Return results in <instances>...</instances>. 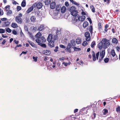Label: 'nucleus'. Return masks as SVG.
<instances>
[{"instance_id":"28","label":"nucleus","mask_w":120,"mask_h":120,"mask_svg":"<svg viewBox=\"0 0 120 120\" xmlns=\"http://www.w3.org/2000/svg\"><path fill=\"white\" fill-rule=\"evenodd\" d=\"M42 43H39L38 44L44 48H46V44H42Z\"/></svg>"},{"instance_id":"36","label":"nucleus","mask_w":120,"mask_h":120,"mask_svg":"<svg viewBox=\"0 0 120 120\" xmlns=\"http://www.w3.org/2000/svg\"><path fill=\"white\" fill-rule=\"evenodd\" d=\"M108 27V25L107 24L105 25V29H104V31L105 32H107L108 29H107V28Z\"/></svg>"},{"instance_id":"34","label":"nucleus","mask_w":120,"mask_h":120,"mask_svg":"<svg viewBox=\"0 0 120 120\" xmlns=\"http://www.w3.org/2000/svg\"><path fill=\"white\" fill-rule=\"evenodd\" d=\"M6 12H7V15H11L12 13L11 11L10 10L7 11Z\"/></svg>"},{"instance_id":"57","label":"nucleus","mask_w":120,"mask_h":120,"mask_svg":"<svg viewBox=\"0 0 120 120\" xmlns=\"http://www.w3.org/2000/svg\"><path fill=\"white\" fill-rule=\"evenodd\" d=\"M24 29L25 31H28V28L26 26H24Z\"/></svg>"},{"instance_id":"59","label":"nucleus","mask_w":120,"mask_h":120,"mask_svg":"<svg viewBox=\"0 0 120 120\" xmlns=\"http://www.w3.org/2000/svg\"><path fill=\"white\" fill-rule=\"evenodd\" d=\"M14 41L15 42V43L16 44H18L19 43V41L18 40H16V39L14 40Z\"/></svg>"},{"instance_id":"25","label":"nucleus","mask_w":120,"mask_h":120,"mask_svg":"<svg viewBox=\"0 0 120 120\" xmlns=\"http://www.w3.org/2000/svg\"><path fill=\"white\" fill-rule=\"evenodd\" d=\"M26 5V0H23L21 4V6L23 7H24Z\"/></svg>"},{"instance_id":"32","label":"nucleus","mask_w":120,"mask_h":120,"mask_svg":"<svg viewBox=\"0 0 120 120\" xmlns=\"http://www.w3.org/2000/svg\"><path fill=\"white\" fill-rule=\"evenodd\" d=\"M96 45L95 42V41H93L91 43V46L92 48H93L94 46Z\"/></svg>"},{"instance_id":"29","label":"nucleus","mask_w":120,"mask_h":120,"mask_svg":"<svg viewBox=\"0 0 120 120\" xmlns=\"http://www.w3.org/2000/svg\"><path fill=\"white\" fill-rule=\"evenodd\" d=\"M90 8L91 9L92 11L93 12H95V8L93 5L90 6Z\"/></svg>"},{"instance_id":"27","label":"nucleus","mask_w":120,"mask_h":120,"mask_svg":"<svg viewBox=\"0 0 120 120\" xmlns=\"http://www.w3.org/2000/svg\"><path fill=\"white\" fill-rule=\"evenodd\" d=\"M60 8V5H57L56 7V10L57 11H59Z\"/></svg>"},{"instance_id":"24","label":"nucleus","mask_w":120,"mask_h":120,"mask_svg":"<svg viewBox=\"0 0 120 120\" xmlns=\"http://www.w3.org/2000/svg\"><path fill=\"white\" fill-rule=\"evenodd\" d=\"M71 44L72 46H75L76 45L75 41L74 40H72L70 41Z\"/></svg>"},{"instance_id":"31","label":"nucleus","mask_w":120,"mask_h":120,"mask_svg":"<svg viewBox=\"0 0 120 120\" xmlns=\"http://www.w3.org/2000/svg\"><path fill=\"white\" fill-rule=\"evenodd\" d=\"M10 6L9 5H8L5 6V10L6 11L10 10Z\"/></svg>"},{"instance_id":"22","label":"nucleus","mask_w":120,"mask_h":120,"mask_svg":"<svg viewBox=\"0 0 120 120\" xmlns=\"http://www.w3.org/2000/svg\"><path fill=\"white\" fill-rule=\"evenodd\" d=\"M81 39L80 38L76 39V42L78 44H79L81 43Z\"/></svg>"},{"instance_id":"6","label":"nucleus","mask_w":120,"mask_h":120,"mask_svg":"<svg viewBox=\"0 0 120 120\" xmlns=\"http://www.w3.org/2000/svg\"><path fill=\"white\" fill-rule=\"evenodd\" d=\"M85 36L86 38V39L87 41H89L91 40V37L90 33L88 32H86L85 33Z\"/></svg>"},{"instance_id":"40","label":"nucleus","mask_w":120,"mask_h":120,"mask_svg":"<svg viewBox=\"0 0 120 120\" xmlns=\"http://www.w3.org/2000/svg\"><path fill=\"white\" fill-rule=\"evenodd\" d=\"M109 59L107 57L105 58L104 60L105 63H107L109 62Z\"/></svg>"},{"instance_id":"50","label":"nucleus","mask_w":120,"mask_h":120,"mask_svg":"<svg viewBox=\"0 0 120 120\" xmlns=\"http://www.w3.org/2000/svg\"><path fill=\"white\" fill-rule=\"evenodd\" d=\"M3 13H4L3 10L0 8V16H1L3 15Z\"/></svg>"},{"instance_id":"18","label":"nucleus","mask_w":120,"mask_h":120,"mask_svg":"<svg viewBox=\"0 0 120 120\" xmlns=\"http://www.w3.org/2000/svg\"><path fill=\"white\" fill-rule=\"evenodd\" d=\"M51 53V52L50 50H46L45 51L44 54L46 55H49Z\"/></svg>"},{"instance_id":"63","label":"nucleus","mask_w":120,"mask_h":120,"mask_svg":"<svg viewBox=\"0 0 120 120\" xmlns=\"http://www.w3.org/2000/svg\"><path fill=\"white\" fill-rule=\"evenodd\" d=\"M65 5L67 7H68L69 5V4L68 2L66 1L65 3Z\"/></svg>"},{"instance_id":"54","label":"nucleus","mask_w":120,"mask_h":120,"mask_svg":"<svg viewBox=\"0 0 120 120\" xmlns=\"http://www.w3.org/2000/svg\"><path fill=\"white\" fill-rule=\"evenodd\" d=\"M17 8L18 11H19L21 10V7L20 6H17Z\"/></svg>"},{"instance_id":"17","label":"nucleus","mask_w":120,"mask_h":120,"mask_svg":"<svg viewBox=\"0 0 120 120\" xmlns=\"http://www.w3.org/2000/svg\"><path fill=\"white\" fill-rule=\"evenodd\" d=\"M88 23L86 21H84L83 24V26L84 28H86L88 25Z\"/></svg>"},{"instance_id":"12","label":"nucleus","mask_w":120,"mask_h":120,"mask_svg":"<svg viewBox=\"0 0 120 120\" xmlns=\"http://www.w3.org/2000/svg\"><path fill=\"white\" fill-rule=\"evenodd\" d=\"M105 53V50L104 49L100 52V56L104 57Z\"/></svg>"},{"instance_id":"4","label":"nucleus","mask_w":120,"mask_h":120,"mask_svg":"<svg viewBox=\"0 0 120 120\" xmlns=\"http://www.w3.org/2000/svg\"><path fill=\"white\" fill-rule=\"evenodd\" d=\"M91 54L92 56L93 57V60L94 61H95L96 60V59L98 60L99 55V52H98L96 54V57L94 53V51H92L91 52Z\"/></svg>"},{"instance_id":"49","label":"nucleus","mask_w":120,"mask_h":120,"mask_svg":"<svg viewBox=\"0 0 120 120\" xmlns=\"http://www.w3.org/2000/svg\"><path fill=\"white\" fill-rule=\"evenodd\" d=\"M12 3L13 5H15L16 4H18V3H17L16 1L14 0H12Z\"/></svg>"},{"instance_id":"39","label":"nucleus","mask_w":120,"mask_h":120,"mask_svg":"<svg viewBox=\"0 0 120 120\" xmlns=\"http://www.w3.org/2000/svg\"><path fill=\"white\" fill-rule=\"evenodd\" d=\"M28 35L29 36L30 38H33L34 37L33 36L32 34L29 32V31H28Z\"/></svg>"},{"instance_id":"58","label":"nucleus","mask_w":120,"mask_h":120,"mask_svg":"<svg viewBox=\"0 0 120 120\" xmlns=\"http://www.w3.org/2000/svg\"><path fill=\"white\" fill-rule=\"evenodd\" d=\"M22 14L21 13H20L18 14V16H17L16 17L19 18H21V17H22Z\"/></svg>"},{"instance_id":"53","label":"nucleus","mask_w":120,"mask_h":120,"mask_svg":"<svg viewBox=\"0 0 120 120\" xmlns=\"http://www.w3.org/2000/svg\"><path fill=\"white\" fill-rule=\"evenodd\" d=\"M116 111L117 112H119L120 111V106L117 108L116 109Z\"/></svg>"},{"instance_id":"61","label":"nucleus","mask_w":120,"mask_h":120,"mask_svg":"<svg viewBox=\"0 0 120 120\" xmlns=\"http://www.w3.org/2000/svg\"><path fill=\"white\" fill-rule=\"evenodd\" d=\"M87 19L90 22V23L91 24L92 23V22L90 18H87Z\"/></svg>"},{"instance_id":"5","label":"nucleus","mask_w":120,"mask_h":120,"mask_svg":"<svg viewBox=\"0 0 120 120\" xmlns=\"http://www.w3.org/2000/svg\"><path fill=\"white\" fill-rule=\"evenodd\" d=\"M33 6L34 8L36 7L38 9H40L42 8L43 5L41 3H34L33 4Z\"/></svg>"},{"instance_id":"11","label":"nucleus","mask_w":120,"mask_h":120,"mask_svg":"<svg viewBox=\"0 0 120 120\" xmlns=\"http://www.w3.org/2000/svg\"><path fill=\"white\" fill-rule=\"evenodd\" d=\"M55 3L54 2H52L50 4V7L51 9H54L55 7Z\"/></svg>"},{"instance_id":"16","label":"nucleus","mask_w":120,"mask_h":120,"mask_svg":"<svg viewBox=\"0 0 120 120\" xmlns=\"http://www.w3.org/2000/svg\"><path fill=\"white\" fill-rule=\"evenodd\" d=\"M41 33L40 32L38 33L36 35V36L37 38V39H40L41 38Z\"/></svg>"},{"instance_id":"1","label":"nucleus","mask_w":120,"mask_h":120,"mask_svg":"<svg viewBox=\"0 0 120 120\" xmlns=\"http://www.w3.org/2000/svg\"><path fill=\"white\" fill-rule=\"evenodd\" d=\"M69 11L71 12V15L73 16H74V22L79 21L82 22L85 20L86 18L85 16L82 15L80 16L79 15L77 14L78 11L76 10L75 7L72 6L70 8Z\"/></svg>"},{"instance_id":"21","label":"nucleus","mask_w":120,"mask_h":120,"mask_svg":"<svg viewBox=\"0 0 120 120\" xmlns=\"http://www.w3.org/2000/svg\"><path fill=\"white\" fill-rule=\"evenodd\" d=\"M43 2H44L45 5H48L49 4L51 1L50 0H45Z\"/></svg>"},{"instance_id":"2","label":"nucleus","mask_w":120,"mask_h":120,"mask_svg":"<svg viewBox=\"0 0 120 120\" xmlns=\"http://www.w3.org/2000/svg\"><path fill=\"white\" fill-rule=\"evenodd\" d=\"M110 44L109 40L106 38H104L98 44V46L100 50L102 48L104 49H106L107 47L109 46Z\"/></svg>"},{"instance_id":"41","label":"nucleus","mask_w":120,"mask_h":120,"mask_svg":"<svg viewBox=\"0 0 120 120\" xmlns=\"http://www.w3.org/2000/svg\"><path fill=\"white\" fill-rule=\"evenodd\" d=\"M103 110L104 111L103 113V114L104 115H105L106 113H107L108 112V110L106 109H104Z\"/></svg>"},{"instance_id":"33","label":"nucleus","mask_w":120,"mask_h":120,"mask_svg":"<svg viewBox=\"0 0 120 120\" xmlns=\"http://www.w3.org/2000/svg\"><path fill=\"white\" fill-rule=\"evenodd\" d=\"M28 42L32 47H34L35 46V44L32 41H28Z\"/></svg>"},{"instance_id":"56","label":"nucleus","mask_w":120,"mask_h":120,"mask_svg":"<svg viewBox=\"0 0 120 120\" xmlns=\"http://www.w3.org/2000/svg\"><path fill=\"white\" fill-rule=\"evenodd\" d=\"M72 3L77 6H78L79 5V3H77L75 1H74L73 2H72Z\"/></svg>"},{"instance_id":"19","label":"nucleus","mask_w":120,"mask_h":120,"mask_svg":"<svg viewBox=\"0 0 120 120\" xmlns=\"http://www.w3.org/2000/svg\"><path fill=\"white\" fill-rule=\"evenodd\" d=\"M110 54L113 57L115 56L116 55L115 52L114 50V49H112L111 50L110 52Z\"/></svg>"},{"instance_id":"20","label":"nucleus","mask_w":120,"mask_h":120,"mask_svg":"<svg viewBox=\"0 0 120 120\" xmlns=\"http://www.w3.org/2000/svg\"><path fill=\"white\" fill-rule=\"evenodd\" d=\"M10 24V23L8 21H7L6 22H5L4 24H3V26H4L6 27L8 26Z\"/></svg>"},{"instance_id":"47","label":"nucleus","mask_w":120,"mask_h":120,"mask_svg":"<svg viewBox=\"0 0 120 120\" xmlns=\"http://www.w3.org/2000/svg\"><path fill=\"white\" fill-rule=\"evenodd\" d=\"M5 32V30L2 29H0V33H3Z\"/></svg>"},{"instance_id":"3","label":"nucleus","mask_w":120,"mask_h":120,"mask_svg":"<svg viewBox=\"0 0 120 120\" xmlns=\"http://www.w3.org/2000/svg\"><path fill=\"white\" fill-rule=\"evenodd\" d=\"M57 38V35H54L53 38L52 34H50L49 35L47 40L49 42V45L51 47H54V41Z\"/></svg>"},{"instance_id":"42","label":"nucleus","mask_w":120,"mask_h":120,"mask_svg":"<svg viewBox=\"0 0 120 120\" xmlns=\"http://www.w3.org/2000/svg\"><path fill=\"white\" fill-rule=\"evenodd\" d=\"M32 58L34 60V61L36 62L37 61L38 57L37 56L35 57L34 56H33Z\"/></svg>"},{"instance_id":"35","label":"nucleus","mask_w":120,"mask_h":120,"mask_svg":"<svg viewBox=\"0 0 120 120\" xmlns=\"http://www.w3.org/2000/svg\"><path fill=\"white\" fill-rule=\"evenodd\" d=\"M98 29L99 30H100L102 29V26H101V23L100 22H99L98 24Z\"/></svg>"},{"instance_id":"9","label":"nucleus","mask_w":120,"mask_h":120,"mask_svg":"<svg viewBox=\"0 0 120 120\" xmlns=\"http://www.w3.org/2000/svg\"><path fill=\"white\" fill-rule=\"evenodd\" d=\"M15 20L18 23L21 24L22 23V19L21 18L16 17L15 18Z\"/></svg>"},{"instance_id":"26","label":"nucleus","mask_w":120,"mask_h":120,"mask_svg":"<svg viewBox=\"0 0 120 120\" xmlns=\"http://www.w3.org/2000/svg\"><path fill=\"white\" fill-rule=\"evenodd\" d=\"M11 26L13 28H15L17 27L18 26L16 23H13L11 25Z\"/></svg>"},{"instance_id":"55","label":"nucleus","mask_w":120,"mask_h":120,"mask_svg":"<svg viewBox=\"0 0 120 120\" xmlns=\"http://www.w3.org/2000/svg\"><path fill=\"white\" fill-rule=\"evenodd\" d=\"M72 3L77 6H78L79 5V3H77L75 1H74L73 2H72Z\"/></svg>"},{"instance_id":"52","label":"nucleus","mask_w":120,"mask_h":120,"mask_svg":"<svg viewBox=\"0 0 120 120\" xmlns=\"http://www.w3.org/2000/svg\"><path fill=\"white\" fill-rule=\"evenodd\" d=\"M12 33L13 34L15 35L17 34L16 31L15 30H12Z\"/></svg>"},{"instance_id":"7","label":"nucleus","mask_w":120,"mask_h":120,"mask_svg":"<svg viewBox=\"0 0 120 120\" xmlns=\"http://www.w3.org/2000/svg\"><path fill=\"white\" fill-rule=\"evenodd\" d=\"M46 41V39L43 37H41L40 39H36V41L37 43L44 42Z\"/></svg>"},{"instance_id":"51","label":"nucleus","mask_w":120,"mask_h":120,"mask_svg":"<svg viewBox=\"0 0 120 120\" xmlns=\"http://www.w3.org/2000/svg\"><path fill=\"white\" fill-rule=\"evenodd\" d=\"M59 47L58 46L56 47L55 49H54V51L55 52H57L58 51Z\"/></svg>"},{"instance_id":"60","label":"nucleus","mask_w":120,"mask_h":120,"mask_svg":"<svg viewBox=\"0 0 120 120\" xmlns=\"http://www.w3.org/2000/svg\"><path fill=\"white\" fill-rule=\"evenodd\" d=\"M104 1L105 2H106L107 1L106 3L107 4H109L110 3V0H104Z\"/></svg>"},{"instance_id":"64","label":"nucleus","mask_w":120,"mask_h":120,"mask_svg":"<svg viewBox=\"0 0 120 120\" xmlns=\"http://www.w3.org/2000/svg\"><path fill=\"white\" fill-rule=\"evenodd\" d=\"M60 46L61 48L63 49L65 48H66V47L64 45H60Z\"/></svg>"},{"instance_id":"48","label":"nucleus","mask_w":120,"mask_h":120,"mask_svg":"<svg viewBox=\"0 0 120 120\" xmlns=\"http://www.w3.org/2000/svg\"><path fill=\"white\" fill-rule=\"evenodd\" d=\"M103 57L100 56L98 62H101L103 60Z\"/></svg>"},{"instance_id":"23","label":"nucleus","mask_w":120,"mask_h":120,"mask_svg":"<svg viewBox=\"0 0 120 120\" xmlns=\"http://www.w3.org/2000/svg\"><path fill=\"white\" fill-rule=\"evenodd\" d=\"M66 8L65 6H64L62 7L61 9V11L62 13H64L65 11Z\"/></svg>"},{"instance_id":"37","label":"nucleus","mask_w":120,"mask_h":120,"mask_svg":"<svg viewBox=\"0 0 120 120\" xmlns=\"http://www.w3.org/2000/svg\"><path fill=\"white\" fill-rule=\"evenodd\" d=\"M73 48L75 51H79L81 49L80 48H78L75 46L73 47Z\"/></svg>"},{"instance_id":"44","label":"nucleus","mask_w":120,"mask_h":120,"mask_svg":"<svg viewBox=\"0 0 120 120\" xmlns=\"http://www.w3.org/2000/svg\"><path fill=\"white\" fill-rule=\"evenodd\" d=\"M6 31L9 33H11V30L9 28H7L6 30Z\"/></svg>"},{"instance_id":"43","label":"nucleus","mask_w":120,"mask_h":120,"mask_svg":"<svg viewBox=\"0 0 120 120\" xmlns=\"http://www.w3.org/2000/svg\"><path fill=\"white\" fill-rule=\"evenodd\" d=\"M88 45V43L86 41H84L82 43L83 46H85Z\"/></svg>"},{"instance_id":"14","label":"nucleus","mask_w":120,"mask_h":120,"mask_svg":"<svg viewBox=\"0 0 120 120\" xmlns=\"http://www.w3.org/2000/svg\"><path fill=\"white\" fill-rule=\"evenodd\" d=\"M36 18L34 16H32L30 18V19L31 22H36Z\"/></svg>"},{"instance_id":"15","label":"nucleus","mask_w":120,"mask_h":120,"mask_svg":"<svg viewBox=\"0 0 120 120\" xmlns=\"http://www.w3.org/2000/svg\"><path fill=\"white\" fill-rule=\"evenodd\" d=\"M34 8V6H33V5L32 6H31L30 8H29L26 11V13L28 14L31 12L33 10Z\"/></svg>"},{"instance_id":"13","label":"nucleus","mask_w":120,"mask_h":120,"mask_svg":"<svg viewBox=\"0 0 120 120\" xmlns=\"http://www.w3.org/2000/svg\"><path fill=\"white\" fill-rule=\"evenodd\" d=\"M112 42L115 44H117L118 42V41L116 38H114L112 39Z\"/></svg>"},{"instance_id":"62","label":"nucleus","mask_w":120,"mask_h":120,"mask_svg":"<svg viewBox=\"0 0 120 120\" xmlns=\"http://www.w3.org/2000/svg\"><path fill=\"white\" fill-rule=\"evenodd\" d=\"M116 30L115 29H114V28H113L112 29V33L113 34L115 33L116 32Z\"/></svg>"},{"instance_id":"8","label":"nucleus","mask_w":120,"mask_h":120,"mask_svg":"<svg viewBox=\"0 0 120 120\" xmlns=\"http://www.w3.org/2000/svg\"><path fill=\"white\" fill-rule=\"evenodd\" d=\"M71 45L70 43H68V44L67 47L66 49L67 51L70 53L71 52Z\"/></svg>"},{"instance_id":"30","label":"nucleus","mask_w":120,"mask_h":120,"mask_svg":"<svg viewBox=\"0 0 120 120\" xmlns=\"http://www.w3.org/2000/svg\"><path fill=\"white\" fill-rule=\"evenodd\" d=\"M44 26H43L41 25L38 28V30L39 31H42L44 29Z\"/></svg>"},{"instance_id":"38","label":"nucleus","mask_w":120,"mask_h":120,"mask_svg":"<svg viewBox=\"0 0 120 120\" xmlns=\"http://www.w3.org/2000/svg\"><path fill=\"white\" fill-rule=\"evenodd\" d=\"M89 30L90 31V32L91 34H92L93 33L92 30H93V27L92 26H90L89 28Z\"/></svg>"},{"instance_id":"46","label":"nucleus","mask_w":120,"mask_h":120,"mask_svg":"<svg viewBox=\"0 0 120 120\" xmlns=\"http://www.w3.org/2000/svg\"><path fill=\"white\" fill-rule=\"evenodd\" d=\"M95 111H94V112L93 114V115L94 116L93 117H92V119H94L96 117V114L95 113H94V112Z\"/></svg>"},{"instance_id":"45","label":"nucleus","mask_w":120,"mask_h":120,"mask_svg":"<svg viewBox=\"0 0 120 120\" xmlns=\"http://www.w3.org/2000/svg\"><path fill=\"white\" fill-rule=\"evenodd\" d=\"M35 13L37 14V16H39L40 15V12L38 10L36 11Z\"/></svg>"},{"instance_id":"10","label":"nucleus","mask_w":120,"mask_h":120,"mask_svg":"<svg viewBox=\"0 0 120 120\" xmlns=\"http://www.w3.org/2000/svg\"><path fill=\"white\" fill-rule=\"evenodd\" d=\"M72 116H74V115H72L71 116H68L66 117V119L67 120H74L76 118L75 117H72Z\"/></svg>"}]
</instances>
